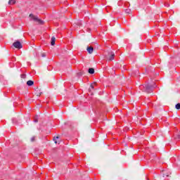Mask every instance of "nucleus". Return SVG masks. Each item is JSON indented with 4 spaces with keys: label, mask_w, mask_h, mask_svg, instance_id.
Returning a JSON list of instances; mask_svg holds the SVG:
<instances>
[{
    "label": "nucleus",
    "mask_w": 180,
    "mask_h": 180,
    "mask_svg": "<svg viewBox=\"0 0 180 180\" xmlns=\"http://www.w3.org/2000/svg\"><path fill=\"white\" fill-rule=\"evenodd\" d=\"M157 87V85L154 84V85H150V84H145V88L146 91H153V89H155Z\"/></svg>",
    "instance_id": "nucleus-1"
},
{
    "label": "nucleus",
    "mask_w": 180,
    "mask_h": 180,
    "mask_svg": "<svg viewBox=\"0 0 180 180\" xmlns=\"http://www.w3.org/2000/svg\"><path fill=\"white\" fill-rule=\"evenodd\" d=\"M13 46L15 48V49H18V50H20V49H22V47H23L22 46V43H20V41H16L13 44Z\"/></svg>",
    "instance_id": "nucleus-2"
},
{
    "label": "nucleus",
    "mask_w": 180,
    "mask_h": 180,
    "mask_svg": "<svg viewBox=\"0 0 180 180\" xmlns=\"http://www.w3.org/2000/svg\"><path fill=\"white\" fill-rule=\"evenodd\" d=\"M171 175V172L168 170H163L162 171V177L166 179V178H169Z\"/></svg>",
    "instance_id": "nucleus-3"
},
{
    "label": "nucleus",
    "mask_w": 180,
    "mask_h": 180,
    "mask_svg": "<svg viewBox=\"0 0 180 180\" xmlns=\"http://www.w3.org/2000/svg\"><path fill=\"white\" fill-rule=\"evenodd\" d=\"M30 18L32 19V20H36L37 22H39V23H43V20L39 19L37 17L34 16L33 14H30Z\"/></svg>",
    "instance_id": "nucleus-4"
},
{
    "label": "nucleus",
    "mask_w": 180,
    "mask_h": 180,
    "mask_svg": "<svg viewBox=\"0 0 180 180\" xmlns=\"http://www.w3.org/2000/svg\"><path fill=\"white\" fill-rule=\"evenodd\" d=\"M108 56H110L108 58V61H113V60H115V53L110 52Z\"/></svg>",
    "instance_id": "nucleus-5"
},
{
    "label": "nucleus",
    "mask_w": 180,
    "mask_h": 180,
    "mask_svg": "<svg viewBox=\"0 0 180 180\" xmlns=\"http://www.w3.org/2000/svg\"><path fill=\"white\" fill-rule=\"evenodd\" d=\"M87 51L89 54H92L94 53V47L92 46H88L87 47Z\"/></svg>",
    "instance_id": "nucleus-6"
},
{
    "label": "nucleus",
    "mask_w": 180,
    "mask_h": 180,
    "mask_svg": "<svg viewBox=\"0 0 180 180\" xmlns=\"http://www.w3.org/2000/svg\"><path fill=\"white\" fill-rule=\"evenodd\" d=\"M27 85L28 86H32L34 85V82H33L32 80H29L27 82Z\"/></svg>",
    "instance_id": "nucleus-7"
},
{
    "label": "nucleus",
    "mask_w": 180,
    "mask_h": 180,
    "mask_svg": "<svg viewBox=\"0 0 180 180\" xmlns=\"http://www.w3.org/2000/svg\"><path fill=\"white\" fill-rule=\"evenodd\" d=\"M54 44H56V37H53L51 38V45L54 46Z\"/></svg>",
    "instance_id": "nucleus-8"
},
{
    "label": "nucleus",
    "mask_w": 180,
    "mask_h": 180,
    "mask_svg": "<svg viewBox=\"0 0 180 180\" xmlns=\"http://www.w3.org/2000/svg\"><path fill=\"white\" fill-rule=\"evenodd\" d=\"M175 140H180V132L174 134Z\"/></svg>",
    "instance_id": "nucleus-9"
},
{
    "label": "nucleus",
    "mask_w": 180,
    "mask_h": 180,
    "mask_svg": "<svg viewBox=\"0 0 180 180\" xmlns=\"http://www.w3.org/2000/svg\"><path fill=\"white\" fill-rule=\"evenodd\" d=\"M16 4V0H9L8 5H15Z\"/></svg>",
    "instance_id": "nucleus-10"
},
{
    "label": "nucleus",
    "mask_w": 180,
    "mask_h": 180,
    "mask_svg": "<svg viewBox=\"0 0 180 180\" xmlns=\"http://www.w3.org/2000/svg\"><path fill=\"white\" fill-rule=\"evenodd\" d=\"M96 85H97V84H96V82H94V83H92L91 84V89H89V90H91V89H95V86H96Z\"/></svg>",
    "instance_id": "nucleus-11"
},
{
    "label": "nucleus",
    "mask_w": 180,
    "mask_h": 180,
    "mask_svg": "<svg viewBox=\"0 0 180 180\" xmlns=\"http://www.w3.org/2000/svg\"><path fill=\"white\" fill-rule=\"evenodd\" d=\"M89 74H95V69L89 68Z\"/></svg>",
    "instance_id": "nucleus-12"
},
{
    "label": "nucleus",
    "mask_w": 180,
    "mask_h": 180,
    "mask_svg": "<svg viewBox=\"0 0 180 180\" xmlns=\"http://www.w3.org/2000/svg\"><path fill=\"white\" fill-rule=\"evenodd\" d=\"M41 94H42L41 92L34 91V95H37V96H40Z\"/></svg>",
    "instance_id": "nucleus-13"
},
{
    "label": "nucleus",
    "mask_w": 180,
    "mask_h": 180,
    "mask_svg": "<svg viewBox=\"0 0 180 180\" xmlns=\"http://www.w3.org/2000/svg\"><path fill=\"white\" fill-rule=\"evenodd\" d=\"M20 77L22 78V79H26V74H22V75H20Z\"/></svg>",
    "instance_id": "nucleus-14"
},
{
    "label": "nucleus",
    "mask_w": 180,
    "mask_h": 180,
    "mask_svg": "<svg viewBox=\"0 0 180 180\" xmlns=\"http://www.w3.org/2000/svg\"><path fill=\"white\" fill-rule=\"evenodd\" d=\"M175 108H176V109L179 110V109H180V103H177V104L175 105Z\"/></svg>",
    "instance_id": "nucleus-15"
},
{
    "label": "nucleus",
    "mask_w": 180,
    "mask_h": 180,
    "mask_svg": "<svg viewBox=\"0 0 180 180\" xmlns=\"http://www.w3.org/2000/svg\"><path fill=\"white\" fill-rule=\"evenodd\" d=\"M57 139H60V137L56 136L53 138V141H55L56 144H57Z\"/></svg>",
    "instance_id": "nucleus-16"
},
{
    "label": "nucleus",
    "mask_w": 180,
    "mask_h": 180,
    "mask_svg": "<svg viewBox=\"0 0 180 180\" xmlns=\"http://www.w3.org/2000/svg\"><path fill=\"white\" fill-rule=\"evenodd\" d=\"M125 12H126V13H130V12H131V11L130 9H126Z\"/></svg>",
    "instance_id": "nucleus-17"
},
{
    "label": "nucleus",
    "mask_w": 180,
    "mask_h": 180,
    "mask_svg": "<svg viewBox=\"0 0 180 180\" xmlns=\"http://www.w3.org/2000/svg\"><path fill=\"white\" fill-rule=\"evenodd\" d=\"M165 6H166L167 8H169V4H168V3H165Z\"/></svg>",
    "instance_id": "nucleus-18"
},
{
    "label": "nucleus",
    "mask_w": 180,
    "mask_h": 180,
    "mask_svg": "<svg viewBox=\"0 0 180 180\" xmlns=\"http://www.w3.org/2000/svg\"><path fill=\"white\" fill-rule=\"evenodd\" d=\"M34 140H35L34 136H33V137L31 138V141H34Z\"/></svg>",
    "instance_id": "nucleus-19"
},
{
    "label": "nucleus",
    "mask_w": 180,
    "mask_h": 180,
    "mask_svg": "<svg viewBox=\"0 0 180 180\" xmlns=\"http://www.w3.org/2000/svg\"><path fill=\"white\" fill-rule=\"evenodd\" d=\"M41 57H46V54L44 53H41Z\"/></svg>",
    "instance_id": "nucleus-20"
},
{
    "label": "nucleus",
    "mask_w": 180,
    "mask_h": 180,
    "mask_svg": "<svg viewBox=\"0 0 180 180\" xmlns=\"http://www.w3.org/2000/svg\"><path fill=\"white\" fill-rule=\"evenodd\" d=\"M34 123H37V122H39V120H38L37 119H35V120H34Z\"/></svg>",
    "instance_id": "nucleus-21"
},
{
    "label": "nucleus",
    "mask_w": 180,
    "mask_h": 180,
    "mask_svg": "<svg viewBox=\"0 0 180 180\" xmlns=\"http://www.w3.org/2000/svg\"><path fill=\"white\" fill-rule=\"evenodd\" d=\"M103 94V91H100L99 95H102Z\"/></svg>",
    "instance_id": "nucleus-22"
},
{
    "label": "nucleus",
    "mask_w": 180,
    "mask_h": 180,
    "mask_svg": "<svg viewBox=\"0 0 180 180\" xmlns=\"http://www.w3.org/2000/svg\"><path fill=\"white\" fill-rule=\"evenodd\" d=\"M147 94H150V91H147Z\"/></svg>",
    "instance_id": "nucleus-23"
},
{
    "label": "nucleus",
    "mask_w": 180,
    "mask_h": 180,
    "mask_svg": "<svg viewBox=\"0 0 180 180\" xmlns=\"http://www.w3.org/2000/svg\"><path fill=\"white\" fill-rule=\"evenodd\" d=\"M164 180H169L168 179H165Z\"/></svg>",
    "instance_id": "nucleus-24"
}]
</instances>
